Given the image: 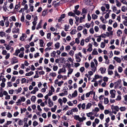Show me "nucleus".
Returning <instances> with one entry per match:
<instances>
[{"label":"nucleus","instance_id":"1","mask_svg":"<svg viewBox=\"0 0 127 127\" xmlns=\"http://www.w3.org/2000/svg\"><path fill=\"white\" fill-rule=\"evenodd\" d=\"M74 119L78 121L79 122H83L84 120H85L86 118L84 116H83L82 118H80L79 116L74 115Z\"/></svg>","mask_w":127,"mask_h":127},{"label":"nucleus","instance_id":"2","mask_svg":"<svg viewBox=\"0 0 127 127\" xmlns=\"http://www.w3.org/2000/svg\"><path fill=\"white\" fill-rule=\"evenodd\" d=\"M26 100V98L24 96L21 97H20V99H19L16 102V105H20L21 104L22 102H24Z\"/></svg>","mask_w":127,"mask_h":127},{"label":"nucleus","instance_id":"3","mask_svg":"<svg viewBox=\"0 0 127 127\" xmlns=\"http://www.w3.org/2000/svg\"><path fill=\"white\" fill-rule=\"evenodd\" d=\"M111 8L112 10L113 11L117 14H119L121 12V10L120 9L117 10V8L115 5H112L111 6Z\"/></svg>","mask_w":127,"mask_h":127},{"label":"nucleus","instance_id":"4","mask_svg":"<svg viewBox=\"0 0 127 127\" xmlns=\"http://www.w3.org/2000/svg\"><path fill=\"white\" fill-rule=\"evenodd\" d=\"M114 86L115 89H120L121 88L122 85L120 81H117L115 83Z\"/></svg>","mask_w":127,"mask_h":127},{"label":"nucleus","instance_id":"5","mask_svg":"<svg viewBox=\"0 0 127 127\" xmlns=\"http://www.w3.org/2000/svg\"><path fill=\"white\" fill-rule=\"evenodd\" d=\"M116 91L114 90H112L110 91V93L111 95L110 97L112 98L115 97Z\"/></svg>","mask_w":127,"mask_h":127},{"label":"nucleus","instance_id":"6","mask_svg":"<svg viewBox=\"0 0 127 127\" xmlns=\"http://www.w3.org/2000/svg\"><path fill=\"white\" fill-rule=\"evenodd\" d=\"M86 106L85 103H83L82 104L80 103L78 104L77 106L79 110H80L81 108L82 110H84L86 109Z\"/></svg>","mask_w":127,"mask_h":127},{"label":"nucleus","instance_id":"7","mask_svg":"<svg viewBox=\"0 0 127 127\" xmlns=\"http://www.w3.org/2000/svg\"><path fill=\"white\" fill-rule=\"evenodd\" d=\"M54 83L55 84H57L58 86L61 87L64 83V81H61L58 82V79H56Z\"/></svg>","mask_w":127,"mask_h":127},{"label":"nucleus","instance_id":"8","mask_svg":"<svg viewBox=\"0 0 127 127\" xmlns=\"http://www.w3.org/2000/svg\"><path fill=\"white\" fill-rule=\"evenodd\" d=\"M88 12V10L87 8H83L82 10L81 15H84L86 16V14Z\"/></svg>","mask_w":127,"mask_h":127},{"label":"nucleus","instance_id":"9","mask_svg":"<svg viewBox=\"0 0 127 127\" xmlns=\"http://www.w3.org/2000/svg\"><path fill=\"white\" fill-rule=\"evenodd\" d=\"M27 37V35L26 34L23 33L22 35L20 38V39L22 41H24Z\"/></svg>","mask_w":127,"mask_h":127},{"label":"nucleus","instance_id":"10","mask_svg":"<svg viewBox=\"0 0 127 127\" xmlns=\"http://www.w3.org/2000/svg\"><path fill=\"white\" fill-rule=\"evenodd\" d=\"M48 102L49 104V107H51L53 105L54 102L51 100L50 98H49L48 99Z\"/></svg>","mask_w":127,"mask_h":127},{"label":"nucleus","instance_id":"11","mask_svg":"<svg viewBox=\"0 0 127 127\" xmlns=\"http://www.w3.org/2000/svg\"><path fill=\"white\" fill-rule=\"evenodd\" d=\"M66 71L65 68V67H63L61 68H60L58 72L59 74H61L62 73H65Z\"/></svg>","mask_w":127,"mask_h":127},{"label":"nucleus","instance_id":"12","mask_svg":"<svg viewBox=\"0 0 127 127\" xmlns=\"http://www.w3.org/2000/svg\"><path fill=\"white\" fill-rule=\"evenodd\" d=\"M114 59L115 60L116 62L118 63H120L122 60V58L121 59L118 57H115L114 58Z\"/></svg>","mask_w":127,"mask_h":127},{"label":"nucleus","instance_id":"13","mask_svg":"<svg viewBox=\"0 0 127 127\" xmlns=\"http://www.w3.org/2000/svg\"><path fill=\"white\" fill-rule=\"evenodd\" d=\"M40 41L39 45L40 47H43L45 46L44 42L42 39H40L39 40Z\"/></svg>","mask_w":127,"mask_h":127},{"label":"nucleus","instance_id":"14","mask_svg":"<svg viewBox=\"0 0 127 127\" xmlns=\"http://www.w3.org/2000/svg\"><path fill=\"white\" fill-rule=\"evenodd\" d=\"M75 56L76 59V61L77 62H80L81 61V59L78 56V55L76 54H75Z\"/></svg>","mask_w":127,"mask_h":127},{"label":"nucleus","instance_id":"15","mask_svg":"<svg viewBox=\"0 0 127 127\" xmlns=\"http://www.w3.org/2000/svg\"><path fill=\"white\" fill-rule=\"evenodd\" d=\"M68 89V88L66 87H64L63 88V93L65 94V95H66L67 94V91Z\"/></svg>","mask_w":127,"mask_h":127},{"label":"nucleus","instance_id":"16","mask_svg":"<svg viewBox=\"0 0 127 127\" xmlns=\"http://www.w3.org/2000/svg\"><path fill=\"white\" fill-rule=\"evenodd\" d=\"M56 73L53 72H50L49 74V76L50 77L54 78L56 76Z\"/></svg>","mask_w":127,"mask_h":127},{"label":"nucleus","instance_id":"17","mask_svg":"<svg viewBox=\"0 0 127 127\" xmlns=\"http://www.w3.org/2000/svg\"><path fill=\"white\" fill-rule=\"evenodd\" d=\"M99 28L100 29H102L103 30L105 31L106 30V25L104 24H101L99 25Z\"/></svg>","mask_w":127,"mask_h":127},{"label":"nucleus","instance_id":"18","mask_svg":"<svg viewBox=\"0 0 127 127\" xmlns=\"http://www.w3.org/2000/svg\"><path fill=\"white\" fill-rule=\"evenodd\" d=\"M83 17H80L79 19V22L80 23H81L84 22L85 21V18L86 16L84 15H82Z\"/></svg>","mask_w":127,"mask_h":127},{"label":"nucleus","instance_id":"19","mask_svg":"<svg viewBox=\"0 0 127 127\" xmlns=\"http://www.w3.org/2000/svg\"><path fill=\"white\" fill-rule=\"evenodd\" d=\"M1 81L2 82H6V79L4 77V76L3 75H0V81Z\"/></svg>","mask_w":127,"mask_h":127},{"label":"nucleus","instance_id":"20","mask_svg":"<svg viewBox=\"0 0 127 127\" xmlns=\"http://www.w3.org/2000/svg\"><path fill=\"white\" fill-rule=\"evenodd\" d=\"M115 2L116 3V5L117 7H119L121 6L122 4L119 1L117 0H116L115 1Z\"/></svg>","mask_w":127,"mask_h":127},{"label":"nucleus","instance_id":"21","mask_svg":"<svg viewBox=\"0 0 127 127\" xmlns=\"http://www.w3.org/2000/svg\"><path fill=\"white\" fill-rule=\"evenodd\" d=\"M99 70L100 71L101 73L103 74L105 73L106 69L105 68L101 67L99 69Z\"/></svg>","mask_w":127,"mask_h":127},{"label":"nucleus","instance_id":"22","mask_svg":"<svg viewBox=\"0 0 127 127\" xmlns=\"http://www.w3.org/2000/svg\"><path fill=\"white\" fill-rule=\"evenodd\" d=\"M92 105V104L90 102L88 103L86 107V109L87 110L90 109Z\"/></svg>","mask_w":127,"mask_h":127},{"label":"nucleus","instance_id":"23","mask_svg":"<svg viewBox=\"0 0 127 127\" xmlns=\"http://www.w3.org/2000/svg\"><path fill=\"white\" fill-rule=\"evenodd\" d=\"M9 20L10 22H11L12 21L15 22L16 21V19L15 16H12L10 17Z\"/></svg>","mask_w":127,"mask_h":127},{"label":"nucleus","instance_id":"24","mask_svg":"<svg viewBox=\"0 0 127 127\" xmlns=\"http://www.w3.org/2000/svg\"><path fill=\"white\" fill-rule=\"evenodd\" d=\"M29 7H30V10L31 12H33V11L34 6L31 4H29Z\"/></svg>","mask_w":127,"mask_h":127},{"label":"nucleus","instance_id":"25","mask_svg":"<svg viewBox=\"0 0 127 127\" xmlns=\"http://www.w3.org/2000/svg\"><path fill=\"white\" fill-rule=\"evenodd\" d=\"M42 20H41V21H40L38 24L37 25V27L36 28V29H37L38 30L39 29L41 28L42 25Z\"/></svg>","mask_w":127,"mask_h":127},{"label":"nucleus","instance_id":"26","mask_svg":"<svg viewBox=\"0 0 127 127\" xmlns=\"http://www.w3.org/2000/svg\"><path fill=\"white\" fill-rule=\"evenodd\" d=\"M121 57L122 58V60L123 61H127V55L124 56H122Z\"/></svg>","mask_w":127,"mask_h":127},{"label":"nucleus","instance_id":"27","mask_svg":"<svg viewBox=\"0 0 127 127\" xmlns=\"http://www.w3.org/2000/svg\"><path fill=\"white\" fill-rule=\"evenodd\" d=\"M100 19L102 21V22L104 24L106 23L107 22L105 20L103 16H101L100 18Z\"/></svg>","mask_w":127,"mask_h":127},{"label":"nucleus","instance_id":"28","mask_svg":"<svg viewBox=\"0 0 127 127\" xmlns=\"http://www.w3.org/2000/svg\"><path fill=\"white\" fill-rule=\"evenodd\" d=\"M19 30L17 28V29H14L12 30V32L13 33H17L19 32Z\"/></svg>","mask_w":127,"mask_h":127},{"label":"nucleus","instance_id":"29","mask_svg":"<svg viewBox=\"0 0 127 127\" xmlns=\"http://www.w3.org/2000/svg\"><path fill=\"white\" fill-rule=\"evenodd\" d=\"M20 7V4L19 3H18V4L15 5V6L14 9L16 11H18Z\"/></svg>","mask_w":127,"mask_h":127},{"label":"nucleus","instance_id":"30","mask_svg":"<svg viewBox=\"0 0 127 127\" xmlns=\"http://www.w3.org/2000/svg\"><path fill=\"white\" fill-rule=\"evenodd\" d=\"M36 99V97L35 96H32L31 98V101L32 102H35Z\"/></svg>","mask_w":127,"mask_h":127},{"label":"nucleus","instance_id":"31","mask_svg":"<svg viewBox=\"0 0 127 127\" xmlns=\"http://www.w3.org/2000/svg\"><path fill=\"white\" fill-rule=\"evenodd\" d=\"M20 52V50L19 49H17L16 50L15 52L13 54V55L17 56Z\"/></svg>","mask_w":127,"mask_h":127},{"label":"nucleus","instance_id":"32","mask_svg":"<svg viewBox=\"0 0 127 127\" xmlns=\"http://www.w3.org/2000/svg\"><path fill=\"white\" fill-rule=\"evenodd\" d=\"M92 19H93L95 20L98 17V16L95 14H93L92 15Z\"/></svg>","mask_w":127,"mask_h":127},{"label":"nucleus","instance_id":"33","mask_svg":"<svg viewBox=\"0 0 127 127\" xmlns=\"http://www.w3.org/2000/svg\"><path fill=\"white\" fill-rule=\"evenodd\" d=\"M98 106L101 110H103L104 109V107L101 103H98Z\"/></svg>","mask_w":127,"mask_h":127},{"label":"nucleus","instance_id":"34","mask_svg":"<svg viewBox=\"0 0 127 127\" xmlns=\"http://www.w3.org/2000/svg\"><path fill=\"white\" fill-rule=\"evenodd\" d=\"M65 16V15L64 14H63L61 15V16L60 18L59 19L58 21L60 22L61 21H62V19L64 18Z\"/></svg>","mask_w":127,"mask_h":127},{"label":"nucleus","instance_id":"35","mask_svg":"<svg viewBox=\"0 0 127 127\" xmlns=\"http://www.w3.org/2000/svg\"><path fill=\"white\" fill-rule=\"evenodd\" d=\"M92 54L93 55H97L98 53L96 49H94L92 53Z\"/></svg>","mask_w":127,"mask_h":127},{"label":"nucleus","instance_id":"36","mask_svg":"<svg viewBox=\"0 0 127 127\" xmlns=\"http://www.w3.org/2000/svg\"><path fill=\"white\" fill-rule=\"evenodd\" d=\"M114 72L115 76L117 77L118 78H120V76L116 70H115Z\"/></svg>","mask_w":127,"mask_h":127},{"label":"nucleus","instance_id":"37","mask_svg":"<svg viewBox=\"0 0 127 127\" xmlns=\"http://www.w3.org/2000/svg\"><path fill=\"white\" fill-rule=\"evenodd\" d=\"M34 73L33 72L31 71L29 72L26 73L25 74V76H30L33 74Z\"/></svg>","mask_w":127,"mask_h":127},{"label":"nucleus","instance_id":"38","mask_svg":"<svg viewBox=\"0 0 127 127\" xmlns=\"http://www.w3.org/2000/svg\"><path fill=\"white\" fill-rule=\"evenodd\" d=\"M118 72L120 73H122L123 70L122 68L120 66L118 67Z\"/></svg>","mask_w":127,"mask_h":127},{"label":"nucleus","instance_id":"39","mask_svg":"<svg viewBox=\"0 0 127 127\" xmlns=\"http://www.w3.org/2000/svg\"><path fill=\"white\" fill-rule=\"evenodd\" d=\"M83 33L85 36H86L87 34L88 33L87 30L86 29H84L83 31Z\"/></svg>","mask_w":127,"mask_h":127},{"label":"nucleus","instance_id":"40","mask_svg":"<svg viewBox=\"0 0 127 127\" xmlns=\"http://www.w3.org/2000/svg\"><path fill=\"white\" fill-rule=\"evenodd\" d=\"M39 124V123L36 121H34L32 123V125L34 127H35Z\"/></svg>","mask_w":127,"mask_h":127},{"label":"nucleus","instance_id":"41","mask_svg":"<svg viewBox=\"0 0 127 127\" xmlns=\"http://www.w3.org/2000/svg\"><path fill=\"white\" fill-rule=\"evenodd\" d=\"M72 96L73 97H75L77 95V91L76 90L73 92V93L72 94Z\"/></svg>","mask_w":127,"mask_h":127},{"label":"nucleus","instance_id":"42","mask_svg":"<svg viewBox=\"0 0 127 127\" xmlns=\"http://www.w3.org/2000/svg\"><path fill=\"white\" fill-rule=\"evenodd\" d=\"M127 10V7L124 6H122L121 8V10L123 12H125Z\"/></svg>","mask_w":127,"mask_h":127},{"label":"nucleus","instance_id":"43","mask_svg":"<svg viewBox=\"0 0 127 127\" xmlns=\"http://www.w3.org/2000/svg\"><path fill=\"white\" fill-rule=\"evenodd\" d=\"M126 109V108L125 106L121 107L119 108V109L122 112L125 111Z\"/></svg>","mask_w":127,"mask_h":127},{"label":"nucleus","instance_id":"44","mask_svg":"<svg viewBox=\"0 0 127 127\" xmlns=\"http://www.w3.org/2000/svg\"><path fill=\"white\" fill-rule=\"evenodd\" d=\"M18 123L19 125L21 126L23 124V121L19 119L18 122Z\"/></svg>","mask_w":127,"mask_h":127},{"label":"nucleus","instance_id":"45","mask_svg":"<svg viewBox=\"0 0 127 127\" xmlns=\"http://www.w3.org/2000/svg\"><path fill=\"white\" fill-rule=\"evenodd\" d=\"M73 71V69L72 68H69L68 70V76H69L68 75L70 74H71Z\"/></svg>","mask_w":127,"mask_h":127},{"label":"nucleus","instance_id":"46","mask_svg":"<svg viewBox=\"0 0 127 127\" xmlns=\"http://www.w3.org/2000/svg\"><path fill=\"white\" fill-rule=\"evenodd\" d=\"M113 109L116 111H118L119 109V108L117 106H114L113 107Z\"/></svg>","mask_w":127,"mask_h":127},{"label":"nucleus","instance_id":"47","mask_svg":"<svg viewBox=\"0 0 127 127\" xmlns=\"http://www.w3.org/2000/svg\"><path fill=\"white\" fill-rule=\"evenodd\" d=\"M109 102V101L108 98H104V104H107Z\"/></svg>","mask_w":127,"mask_h":127},{"label":"nucleus","instance_id":"48","mask_svg":"<svg viewBox=\"0 0 127 127\" xmlns=\"http://www.w3.org/2000/svg\"><path fill=\"white\" fill-rule=\"evenodd\" d=\"M72 113L73 112H76L78 111V109L76 107H74L71 109Z\"/></svg>","mask_w":127,"mask_h":127},{"label":"nucleus","instance_id":"49","mask_svg":"<svg viewBox=\"0 0 127 127\" xmlns=\"http://www.w3.org/2000/svg\"><path fill=\"white\" fill-rule=\"evenodd\" d=\"M99 109L97 107H95V109L93 110V111L96 113L99 111Z\"/></svg>","mask_w":127,"mask_h":127},{"label":"nucleus","instance_id":"50","mask_svg":"<svg viewBox=\"0 0 127 127\" xmlns=\"http://www.w3.org/2000/svg\"><path fill=\"white\" fill-rule=\"evenodd\" d=\"M56 52L55 51H53L51 54V56L53 57H55Z\"/></svg>","mask_w":127,"mask_h":127},{"label":"nucleus","instance_id":"51","mask_svg":"<svg viewBox=\"0 0 127 127\" xmlns=\"http://www.w3.org/2000/svg\"><path fill=\"white\" fill-rule=\"evenodd\" d=\"M68 15L70 16H72L74 17L75 15L74 13H73L71 12H68Z\"/></svg>","mask_w":127,"mask_h":127},{"label":"nucleus","instance_id":"52","mask_svg":"<svg viewBox=\"0 0 127 127\" xmlns=\"http://www.w3.org/2000/svg\"><path fill=\"white\" fill-rule=\"evenodd\" d=\"M55 46L56 49H58L59 47L60 43L59 42H57L55 44Z\"/></svg>","mask_w":127,"mask_h":127},{"label":"nucleus","instance_id":"53","mask_svg":"<svg viewBox=\"0 0 127 127\" xmlns=\"http://www.w3.org/2000/svg\"><path fill=\"white\" fill-rule=\"evenodd\" d=\"M93 114L92 112H90L89 113H86L87 116L88 117H90Z\"/></svg>","mask_w":127,"mask_h":127},{"label":"nucleus","instance_id":"54","mask_svg":"<svg viewBox=\"0 0 127 127\" xmlns=\"http://www.w3.org/2000/svg\"><path fill=\"white\" fill-rule=\"evenodd\" d=\"M69 26V25H65L64 30L65 31H67L68 30Z\"/></svg>","mask_w":127,"mask_h":127},{"label":"nucleus","instance_id":"55","mask_svg":"<svg viewBox=\"0 0 127 127\" xmlns=\"http://www.w3.org/2000/svg\"><path fill=\"white\" fill-rule=\"evenodd\" d=\"M73 114V113H72L71 110H68L66 113V114L67 115H72Z\"/></svg>","mask_w":127,"mask_h":127},{"label":"nucleus","instance_id":"56","mask_svg":"<svg viewBox=\"0 0 127 127\" xmlns=\"http://www.w3.org/2000/svg\"><path fill=\"white\" fill-rule=\"evenodd\" d=\"M108 74L109 75H112L113 73V71L109 69L108 70Z\"/></svg>","mask_w":127,"mask_h":127},{"label":"nucleus","instance_id":"57","mask_svg":"<svg viewBox=\"0 0 127 127\" xmlns=\"http://www.w3.org/2000/svg\"><path fill=\"white\" fill-rule=\"evenodd\" d=\"M15 25L17 27L19 26V27H20L21 26V24L17 22L15 23Z\"/></svg>","mask_w":127,"mask_h":127},{"label":"nucleus","instance_id":"58","mask_svg":"<svg viewBox=\"0 0 127 127\" xmlns=\"http://www.w3.org/2000/svg\"><path fill=\"white\" fill-rule=\"evenodd\" d=\"M91 39V37L90 36L87 37L85 40V42L86 43L88 42L90 40V39Z\"/></svg>","mask_w":127,"mask_h":127},{"label":"nucleus","instance_id":"59","mask_svg":"<svg viewBox=\"0 0 127 127\" xmlns=\"http://www.w3.org/2000/svg\"><path fill=\"white\" fill-rule=\"evenodd\" d=\"M58 102L60 104V105L61 106H62V104L63 103V101L61 98H59L58 99Z\"/></svg>","mask_w":127,"mask_h":127},{"label":"nucleus","instance_id":"60","mask_svg":"<svg viewBox=\"0 0 127 127\" xmlns=\"http://www.w3.org/2000/svg\"><path fill=\"white\" fill-rule=\"evenodd\" d=\"M74 54V52L72 50H70L69 53V54L71 56H73Z\"/></svg>","mask_w":127,"mask_h":127},{"label":"nucleus","instance_id":"61","mask_svg":"<svg viewBox=\"0 0 127 127\" xmlns=\"http://www.w3.org/2000/svg\"><path fill=\"white\" fill-rule=\"evenodd\" d=\"M84 39H82L80 41V44L82 46H83L84 45Z\"/></svg>","mask_w":127,"mask_h":127},{"label":"nucleus","instance_id":"62","mask_svg":"<svg viewBox=\"0 0 127 127\" xmlns=\"http://www.w3.org/2000/svg\"><path fill=\"white\" fill-rule=\"evenodd\" d=\"M56 108L57 106L56 105L54 106V107L51 108V111L53 112H55L56 110Z\"/></svg>","mask_w":127,"mask_h":127},{"label":"nucleus","instance_id":"63","mask_svg":"<svg viewBox=\"0 0 127 127\" xmlns=\"http://www.w3.org/2000/svg\"><path fill=\"white\" fill-rule=\"evenodd\" d=\"M51 33H48L47 34V38L49 40L51 39Z\"/></svg>","mask_w":127,"mask_h":127},{"label":"nucleus","instance_id":"64","mask_svg":"<svg viewBox=\"0 0 127 127\" xmlns=\"http://www.w3.org/2000/svg\"><path fill=\"white\" fill-rule=\"evenodd\" d=\"M105 44L104 42H102L100 44V47L102 48H104L105 46Z\"/></svg>","mask_w":127,"mask_h":127}]
</instances>
